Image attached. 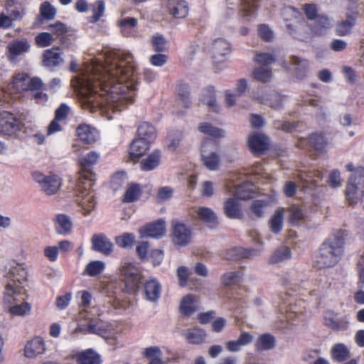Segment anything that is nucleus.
<instances>
[{"instance_id": "obj_1", "label": "nucleus", "mask_w": 364, "mask_h": 364, "mask_svg": "<svg viewBox=\"0 0 364 364\" xmlns=\"http://www.w3.org/2000/svg\"><path fill=\"white\" fill-rule=\"evenodd\" d=\"M135 66L129 53L106 54L105 64L87 79V102L92 108L121 112L134 102Z\"/></svg>"}, {"instance_id": "obj_2", "label": "nucleus", "mask_w": 364, "mask_h": 364, "mask_svg": "<svg viewBox=\"0 0 364 364\" xmlns=\"http://www.w3.org/2000/svg\"><path fill=\"white\" fill-rule=\"evenodd\" d=\"M100 154L92 151L79 159L80 170L77 180L75 190L82 195L79 203L82 210L83 215H87L95 208L96 201L91 188L95 183V173L93 166L97 163Z\"/></svg>"}, {"instance_id": "obj_3", "label": "nucleus", "mask_w": 364, "mask_h": 364, "mask_svg": "<svg viewBox=\"0 0 364 364\" xmlns=\"http://www.w3.org/2000/svg\"><path fill=\"white\" fill-rule=\"evenodd\" d=\"M345 233L338 229L322 243L318 253L315 257V264L319 269L335 266L344 252Z\"/></svg>"}, {"instance_id": "obj_4", "label": "nucleus", "mask_w": 364, "mask_h": 364, "mask_svg": "<svg viewBox=\"0 0 364 364\" xmlns=\"http://www.w3.org/2000/svg\"><path fill=\"white\" fill-rule=\"evenodd\" d=\"M198 130L203 134L212 137L205 139L201 146V158L204 166L209 170L218 168L220 162L219 144L215 140L224 136V132L212 126L210 123L203 122L198 127Z\"/></svg>"}, {"instance_id": "obj_5", "label": "nucleus", "mask_w": 364, "mask_h": 364, "mask_svg": "<svg viewBox=\"0 0 364 364\" xmlns=\"http://www.w3.org/2000/svg\"><path fill=\"white\" fill-rule=\"evenodd\" d=\"M75 332L96 334L102 337L109 346H120L119 337L122 333L121 329L116 325L98 318L90 320L85 326H79Z\"/></svg>"}, {"instance_id": "obj_6", "label": "nucleus", "mask_w": 364, "mask_h": 364, "mask_svg": "<svg viewBox=\"0 0 364 364\" xmlns=\"http://www.w3.org/2000/svg\"><path fill=\"white\" fill-rule=\"evenodd\" d=\"M25 291L21 289L14 291L10 286L5 288L3 296L4 311L12 317H25L31 314L32 305L23 297Z\"/></svg>"}, {"instance_id": "obj_7", "label": "nucleus", "mask_w": 364, "mask_h": 364, "mask_svg": "<svg viewBox=\"0 0 364 364\" xmlns=\"http://www.w3.org/2000/svg\"><path fill=\"white\" fill-rule=\"evenodd\" d=\"M281 15L285 21L289 34L294 38L304 41L301 34V32L305 30L306 27V22L303 14L294 7L286 6L282 9Z\"/></svg>"}, {"instance_id": "obj_8", "label": "nucleus", "mask_w": 364, "mask_h": 364, "mask_svg": "<svg viewBox=\"0 0 364 364\" xmlns=\"http://www.w3.org/2000/svg\"><path fill=\"white\" fill-rule=\"evenodd\" d=\"M120 277L124 280L127 287L134 290L138 287L141 279V269L139 266L133 262H122L119 268Z\"/></svg>"}, {"instance_id": "obj_9", "label": "nucleus", "mask_w": 364, "mask_h": 364, "mask_svg": "<svg viewBox=\"0 0 364 364\" xmlns=\"http://www.w3.org/2000/svg\"><path fill=\"white\" fill-rule=\"evenodd\" d=\"M328 144V139L321 132L310 134L306 138H300L296 142V146L309 151H315L321 154L326 151Z\"/></svg>"}, {"instance_id": "obj_10", "label": "nucleus", "mask_w": 364, "mask_h": 364, "mask_svg": "<svg viewBox=\"0 0 364 364\" xmlns=\"http://www.w3.org/2000/svg\"><path fill=\"white\" fill-rule=\"evenodd\" d=\"M32 176L39 183L41 190L48 196L55 194L62 186V180L56 174L45 176L39 171H34Z\"/></svg>"}, {"instance_id": "obj_11", "label": "nucleus", "mask_w": 364, "mask_h": 364, "mask_svg": "<svg viewBox=\"0 0 364 364\" xmlns=\"http://www.w3.org/2000/svg\"><path fill=\"white\" fill-rule=\"evenodd\" d=\"M7 284L6 288L9 286L14 291L21 289L25 291L24 284L26 282L27 272L25 267L20 264L11 266L6 274Z\"/></svg>"}, {"instance_id": "obj_12", "label": "nucleus", "mask_w": 364, "mask_h": 364, "mask_svg": "<svg viewBox=\"0 0 364 364\" xmlns=\"http://www.w3.org/2000/svg\"><path fill=\"white\" fill-rule=\"evenodd\" d=\"M21 120L13 113L7 111L0 112V133L6 136H12L21 129Z\"/></svg>"}, {"instance_id": "obj_13", "label": "nucleus", "mask_w": 364, "mask_h": 364, "mask_svg": "<svg viewBox=\"0 0 364 364\" xmlns=\"http://www.w3.org/2000/svg\"><path fill=\"white\" fill-rule=\"evenodd\" d=\"M358 16L359 12L357 6L348 7L346 12V19L336 23V34L339 36H345L349 34L355 25Z\"/></svg>"}, {"instance_id": "obj_14", "label": "nucleus", "mask_w": 364, "mask_h": 364, "mask_svg": "<svg viewBox=\"0 0 364 364\" xmlns=\"http://www.w3.org/2000/svg\"><path fill=\"white\" fill-rule=\"evenodd\" d=\"M46 351V344L41 336H34L28 341L23 348V355L28 359H35Z\"/></svg>"}, {"instance_id": "obj_15", "label": "nucleus", "mask_w": 364, "mask_h": 364, "mask_svg": "<svg viewBox=\"0 0 364 364\" xmlns=\"http://www.w3.org/2000/svg\"><path fill=\"white\" fill-rule=\"evenodd\" d=\"M151 142L136 136L129 148V159L133 162L138 161L150 149Z\"/></svg>"}, {"instance_id": "obj_16", "label": "nucleus", "mask_w": 364, "mask_h": 364, "mask_svg": "<svg viewBox=\"0 0 364 364\" xmlns=\"http://www.w3.org/2000/svg\"><path fill=\"white\" fill-rule=\"evenodd\" d=\"M31 45L26 38L16 39L6 46V55L10 62H16L19 55L28 52Z\"/></svg>"}, {"instance_id": "obj_17", "label": "nucleus", "mask_w": 364, "mask_h": 364, "mask_svg": "<svg viewBox=\"0 0 364 364\" xmlns=\"http://www.w3.org/2000/svg\"><path fill=\"white\" fill-rule=\"evenodd\" d=\"M248 146L255 155H260L269 149L268 138L263 134L255 133L248 137Z\"/></svg>"}, {"instance_id": "obj_18", "label": "nucleus", "mask_w": 364, "mask_h": 364, "mask_svg": "<svg viewBox=\"0 0 364 364\" xmlns=\"http://www.w3.org/2000/svg\"><path fill=\"white\" fill-rule=\"evenodd\" d=\"M59 47H53L43 51L42 55L43 65L47 68H54L60 65L63 59Z\"/></svg>"}, {"instance_id": "obj_19", "label": "nucleus", "mask_w": 364, "mask_h": 364, "mask_svg": "<svg viewBox=\"0 0 364 364\" xmlns=\"http://www.w3.org/2000/svg\"><path fill=\"white\" fill-rule=\"evenodd\" d=\"M75 132L79 139L87 144L95 143L98 138V132L96 129L87 124H79Z\"/></svg>"}, {"instance_id": "obj_20", "label": "nucleus", "mask_w": 364, "mask_h": 364, "mask_svg": "<svg viewBox=\"0 0 364 364\" xmlns=\"http://www.w3.org/2000/svg\"><path fill=\"white\" fill-rule=\"evenodd\" d=\"M162 287L156 279H150L144 286L145 299L151 302H156L161 294Z\"/></svg>"}, {"instance_id": "obj_21", "label": "nucleus", "mask_w": 364, "mask_h": 364, "mask_svg": "<svg viewBox=\"0 0 364 364\" xmlns=\"http://www.w3.org/2000/svg\"><path fill=\"white\" fill-rule=\"evenodd\" d=\"M292 258L291 249L286 245H282L276 248L268 258L269 264H279L284 263Z\"/></svg>"}, {"instance_id": "obj_22", "label": "nucleus", "mask_w": 364, "mask_h": 364, "mask_svg": "<svg viewBox=\"0 0 364 364\" xmlns=\"http://www.w3.org/2000/svg\"><path fill=\"white\" fill-rule=\"evenodd\" d=\"M225 215L230 219H240L243 216L241 204L237 198H229L224 203Z\"/></svg>"}, {"instance_id": "obj_23", "label": "nucleus", "mask_w": 364, "mask_h": 364, "mask_svg": "<svg viewBox=\"0 0 364 364\" xmlns=\"http://www.w3.org/2000/svg\"><path fill=\"white\" fill-rule=\"evenodd\" d=\"M167 7L176 18H183L188 14V6L185 0H168Z\"/></svg>"}, {"instance_id": "obj_24", "label": "nucleus", "mask_w": 364, "mask_h": 364, "mask_svg": "<svg viewBox=\"0 0 364 364\" xmlns=\"http://www.w3.org/2000/svg\"><path fill=\"white\" fill-rule=\"evenodd\" d=\"M92 247L95 251L105 255H109L112 252V244L103 235H95L92 239Z\"/></svg>"}, {"instance_id": "obj_25", "label": "nucleus", "mask_w": 364, "mask_h": 364, "mask_svg": "<svg viewBox=\"0 0 364 364\" xmlns=\"http://www.w3.org/2000/svg\"><path fill=\"white\" fill-rule=\"evenodd\" d=\"M287 211L289 213L287 220L290 225L300 226L306 223L307 215L300 207L291 205L288 208Z\"/></svg>"}, {"instance_id": "obj_26", "label": "nucleus", "mask_w": 364, "mask_h": 364, "mask_svg": "<svg viewBox=\"0 0 364 364\" xmlns=\"http://www.w3.org/2000/svg\"><path fill=\"white\" fill-rule=\"evenodd\" d=\"M136 136L153 142L157 136L155 127L149 122H141L137 126Z\"/></svg>"}, {"instance_id": "obj_27", "label": "nucleus", "mask_w": 364, "mask_h": 364, "mask_svg": "<svg viewBox=\"0 0 364 364\" xmlns=\"http://www.w3.org/2000/svg\"><path fill=\"white\" fill-rule=\"evenodd\" d=\"M161 158V151L154 150L145 159L140 162V168L144 171H149L155 169L160 164Z\"/></svg>"}, {"instance_id": "obj_28", "label": "nucleus", "mask_w": 364, "mask_h": 364, "mask_svg": "<svg viewBox=\"0 0 364 364\" xmlns=\"http://www.w3.org/2000/svg\"><path fill=\"white\" fill-rule=\"evenodd\" d=\"M78 364H101L102 360L99 354L92 349L79 352L75 356Z\"/></svg>"}, {"instance_id": "obj_29", "label": "nucleus", "mask_w": 364, "mask_h": 364, "mask_svg": "<svg viewBox=\"0 0 364 364\" xmlns=\"http://www.w3.org/2000/svg\"><path fill=\"white\" fill-rule=\"evenodd\" d=\"M260 0H242L240 9V16L245 21H250L256 14Z\"/></svg>"}, {"instance_id": "obj_30", "label": "nucleus", "mask_w": 364, "mask_h": 364, "mask_svg": "<svg viewBox=\"0 0 364 364\" xmlns=\"http://www.w3.org/2000/svg\"><path fill=\"white\" fill-rule=\"evenodd\" d=\"M261 251L260 248L245 249L242 247H235L230 250V255H227L228 259H236L240 258H252L257 256Z\"/></svg>"}, {"instance_id": "obj_31", "label": "nucleus", "mask_w": 364, "mask_h": 364, "mask_svg": "<svg viewBox=\"0 0 364 364\" xmlns=\"http://www.w3.org/2000/svg\"><path fill=\"white\" fill-rule=\"evenodd\" d=\"M173 242L178 246H183L188 244L191 240L190 229H173L171 233Z\"/></svg>"}, {"instance_id": "obj_32", "label": "nucleus", "mask_w": 364, "mask_h": 364, "mask_svg": "<svg viewBox=\"0 0 364 364\" xmlns=\"http://www.w3.org/2000/svg\"><path fill=\"white\" fill-rule=\"evenodd\" d=\"M142 194V189L139 183H130L126 190L122 201L124 203H133L138 200Z\"/></svg>"}, {"instance_id": "obj_33", "label": "nucleus", "mask_w": 364, "mask_h": 364, "mask_svg": "<svg viewBox=\"0 0 364 364\" xmlns=\"http://www.w3.org/2000/svg\"><path fill=\"white\" fill-rule=\"evenodd\" d=\"M39 12L40 14L37 17V21L39 22L42 21L53 20L56 15V9L49 1H47L41 3L39 8Z\"/></svg>"}, {"instance_id": "obj_34", "label": "nucleus", "mask_w": 364, "mask_h": 364, "mask_svg": "<svg viewBox=\"0 0 364 364\" xmlns=\"http://www.w3.org/2000/svg\"><path fill=\"white\" fill-rule=\"evenodd\" d=\"M197 307V299L191 294L186 295L181 301L180 310L184 315L188 316L193 314L196 310Z\"/></svg>"}, {"instance_id": "obj_35", "label": "nucleus", "mask_w": 364, "mask_h": 364, "mask_svg": "<svg viewBox=\"0 0 364 364\" xmlns=\"http://www.w3.org/2000/svg\"><path fill=\"white\" fill-rule=\"evenodd\" d=\"M105 269V263L103 261L95 260L89 262L85 267L82 274L89 277H97L102 274Z\"/></svg>"}, {"instance_id": "obj_36", "label": "nucleus", "mask_w": 364, "mask_h": 364, "mask_svg": "<svg viewBox=\"0 0 364 364\" xmlns=\"http://www.w3.org/2000/svg\"><path fill=\"white\" fill-rule=\"evenodd\" d=\"M275 346L274 337L269 333L259 336L255 342V348L258 350H270Z\"/></svg>"}, {"instance_id": "obj_37", "label": "nucleus", "mask_w": 364, "mask_h": 364, "mask_svg": "<svg viewBox=\"0 0 364 364\" xmlns=\"http://www.w3.org/2000/svg\"><path fill=\"white\" fill-rule=\"evenodd\" d=\"M105 10V2L103 0H97L91 5L92 15L88 17V21L91 23H95L100 21L104 15Z\"/></svg>"}, {"instance_id": "obj_38", "label": "nucleus", "mask_w": 364, "mask_h": 364, "mask_svg": "<svg viewBox=\"0 0 364 364\" xmlns=\"http://www.w3.org/2000/svg\"><path fill=\"white\" fill-rule=\"evenodd\" d=\"M350 355L348 348L343 343H337L331 349L332 358L338 362L348 358Z\"/></svg>"}, {"instance_id": "obj_39", "label": "nucleus", "mask_w": 364, "mask_h": 364, "mask_svg": "<svg viewBox=\"0 0 364 364\" xmlns=\"http://www.w3.org/2000/svg\"><path fill=\"white\" fill-rule=\"evenodd\" d=\"M152 50L156 53H163L167 50V41L163 35L156 33L151 38Z\"/></svg>"}, {"instance_id": "obj_40", "label": "nucleus", "mask_w": 364, "mask_h": 364, "mask_svg": "<svg viewBox=\"0 0 364 364\" xmlns=\"http://www.w3.org/2000/svg\"><path fill=\"white\" fill-rule=\"evenodd\" d=\"M198 218L205 223H216L217 216L214 211L208 207H199L196 211Z\"/></svg>"}, {"instance_id": "obj_41", "label": "nucleus", "mask_w": 364, "mask_h": 364, "mask_svg": "<svg viewBox=\"0 0 364 364\" xmlns=\"http://www.w3.org/2000/svg\"><path fill=\"white\" fill-rule=\"evenodd\" d=\"M205 332L200 328H193L186 333V338L188 341L193 344L203 343L205 338Z\"/></svg>"}, {"instance_id": "obj_42", "label": "nucleus", "mask_w": 364, "mask_h": 364, "mask_svg": "<svg viewBox=\"0 0 364 364\" xmlns=\"http://www.w3.org/2000/svg\"><path fill=\"white\" fill-rule=\"evenodd\" d=\"M137 19L134 17H127L122 18L118 21V26L121 28V31L124 36H129L130 31L129 29L134 28L137 26Z\"/></svg>"}, {"instance_id": "obj_43", "label": "nucleus", "mask_w": 364, "mask_h": 364, "mask_svg": "<svg viewBox=\"0 0 364 364\" xmlns=\"http://www.w3.org/2000/svg\"><path fill=\"white\" fill-rule=\"evenodd\" d=\"M285 97V95H282L279 93L274 92L269 95L266 102H262L268 105L274 109H280L283 107V101Z\"/></svg>"}, {"instance_id": "obj_44", "label": "nucleus", "mask_w": 364, "mask_h": 364, "mask_svg": "<svg viewBox=\"0 0 364 364\" xmlns=\"http://www.w3.org/2000/svg\"><path fill=\"white\" fill-rule=\"evenodd\" d=\"M134 242L135 237L131 233H124L115 237V243L117 245L124 249L132 248Z\"/></svg>"}, {"instance_id": "obj_45", "label": "nucleus", "mask_w": 364, "mask_h": 364, "mask_svg": "<svg viewBox=\"0 0 364 364\" xmlns=\"http://www.w3.org/2000/svg\"><path fill=\"white\" fill-rule=\"evenodd\" d=\"M253 77L262 82H269L272 77V70L267 67H259L254 69Z\"/></svg>"}, {"instance_id": "obj_46", "label": "nucleus", "mask_w": 364, "mask_h": 364, "mask_svg": "<svg viewBox=\"0 0 364 364\" xmlns=\"http://www.w3.org/2000/svg\"><path fill=\"white\" fill-rule=\"evenodd\" d=\"M201 101L212 108L214 112H218L216 99L215 95V89L213 87H208L205 90V94L203 96Z\"/></svg>"}, {"instance_id": "obj_47", "label": "nucleus", "mask_w": 364, "mask_h": 364, "mask_svg": "<svg viewBox=\"0 0 364 364\" xmlns=\"http://www.w3.org/2000/svg\"><path fill=\"white\" fill-rule=\"evenodd\" d=\"M358 188L355 183L348 181L345 191L346 200L350 205L358 203Z\"/></svg>"}, {"instance_id": "obj_48", "label": "nucleus", "mask_w": 364, "mask_h": 364, "mask_svg": "<svg viewBox=\"0 0 364 364\" xmlns=\"http://www.w3.org/2000/svg\"><path fill=\"white\" fill-rule=\"evenodd\" d=\"M34 40L35 44L39 48L48 47L50 46L54 41L53 35L48 32L39 33L35 37Z\"/></svg>"}, {"instance_id": "obj_49", "label": "nucleus", "mask_w": 364, "mask_h": 364, "mask_svg": "<svg viewBox=\"0 0 364 364\" xmlns=\"http://www.w3.org/2000/svg\"><path fill=\"white\" fill-rule=\"evenodd\" d=\"M213 49L215 55H225L230 51V46L228 41L219 38L214 41Z\"/></svg>"}, {"instance_id": "obj_50", "label": "nucleus", "mask_w": 364, "mask_h": 364, "mask_svg": "<svg viewBox=\"0 0 364 364\" xmlns=\"http://www.w3.org/2000/svg\"><path fill=\"white\" fill-rule=\"evenodd\" d=\"M177 90L180 100L182 101L184 107L188 108L191 105V101L188 84L181 82L178 85Z\"/></svg>"}, {"instance_id": "obj_51", "label": "nucleus", "mask_w": 364, "mask_h": 364, "mask_svg": "<svg viewBox=\"0 0 364 364\" xmlns=\"http://www.w3.org/2000/svg\"><path fill=\"white\" fill-rule=\"evenodd\" d=\"M243 274L241 272H230L225 273L222 277V281L224 285L231 286L240 281Z\"/></svg>"}, {"instance_id": "obj_52", "label": "nucleus", "mask_w": 364, "mask_h": 364, "mask_svg": "<svg viewBox=\"0 0 364 364\" xmlns=\"http://www.w3.org/2000/svg\"><path fill=\"white\" fill-rule=\"evenodd\" d=\"M284 208H277L271 217L269 224L270 228H282L284 223Z\"/></svg>"}, {"instance_id": "obj_53", "label": "nucleus", "mask_w": 364, "mask_h": 364, "mask_svg": "<svg viewBox=\"0 0 364 364\" xmlns=\"http://www.w3.org/2000/svg\"><path fill=\"white\" fill-rule=\"evenodd\" d=\"M48 30L51 31V34L56 36L59 38H63L64 36L68 32L65 24L60 21H57L53 24L48 26Z\"/></svg>"}, {"instance_id": "obj_54", "label": "nucleus", "mask_w": 364, "mask_h": 364, "mask_svg": "<svg viewBox=\"0 0 364 364\" xmlns=\"http://www.w3.org/2000/svg\"><path fill=\"white\" fill-rule=\"evenodd\" d=\"M316 25L312 28V31L318 35H321L326 29L329 28L330 21L328 17L323 16H318Z\"/></svg>"}, {"instance_id": "obj_55", "label": "nucleus", "mask_w": 364, "mask_h": 364, "mask_svg": "<svg viewBox=\"0 0 364 364\" xmlns=\"http://www.w3.org/2000/svg\"><path fill=\"white\" fill-rule=\"evenodd\" d=\"M254 60L257 64L263 65L262 67H267L269 65L273 63L276 58L274 55L267 53H256Z\"/></svg>"}, {"instance_id": "obj_56", "label": "nucleus", "mask_w": 364, "mask_h": 364, "mask_svg": "<svg viewBox=\"0 0 364 364\" xmlns=\"http://www.w3.org/2000/svg\"><path fill=\"white\" fill-rule=\"evenodd\" d=\"M274 127L277 129L284 131L287 133H290L298 127V122L276 120L274 122Z\"/></svg>"}, {"instance_id": "obj_57", "label": "nucleus", "mask_w": 364, "mask_h": 364, "mask_svg": "<svg viewBox=\"0 0 364 364\" xmlns=\"http://www.w3.org/2000/svg\"><path fill=\"white\" fill-rule=\"evenodd\" d=\"M70 111L71 109L68 105L65 103H62L55 109L54 118H55L56 120L65 122L69 116Z\"/></svg>"}, {"instance_id": "obj_58", "label": "nucleus", "mask_w": 364, "mask_h": 364, "mask_svg": "<svg viewBox=\"0 0 364 364\" xmlns=\"http://www.w3.org/2000/svg\"><path fill=\"white\" fill-rule=\"evenodd\" d=\"M173 194V189L170 186H164L158 189L156 200L161 203L171 199Z\"/></svg>"}, {"instance_id": "obj_59", "label": "nucleus", "mask_w": 364, "mask_h": 364, "mask_svg": "<svg viewBox=\"0 0 364 364\" xmlns=\"http://www.w3.org/2000/svg\"><path fill=\"white\" fill-rule=\"evenodd\" d=\"M267 205V203L262 200H254L250 206V210L257 218H261L264 215V208Z\"/></svg>"}, {"instance_id": "obj_60", "label": "nucleus", "mask_w": 364, "mask_h": 364, "mask_svg": "<svg viewBox=\"0 0 364 364\" xmlns=\"http://www.w3.org/2000/svg\"><path fill=\"white\" fill-rule=\"evenodd\" d=\"M259 36L264 41H272L274 38V34L270 28L266 24H260L258 26Z\"/></svg>"}, {"instance_id": "obj_61", "label": "nucleus", "mask_w": 364, "mask_h": 364, "mask_svg": "<svg viewBox=\"0 0 364 364\" xmlns=\"http://www.w3.org/2000/svg\"><path fill=\"white\" fill-rule=\"evenodd\" d=\"M168 59V56L161 53H156L150 56L149 63L156 67H161L164 65Z\"/></svg>"}, {"instance_id": "obj_62", "label": "nucleus", "mask_w": 364, "mask_h": 364, "mask_svg": "<svg viewBox=\"0 0 364 364\" xmlns=\"http://www.w3.org/2000/svg\"><path fill=\"white\" fill-rule=\"evenodd\" d=\"M305 15L309 20L316 19L318 16L317 6L314 4H306L303 6Z\"/></svg>"}, {"instance_id": "obj_63", "label": "nucleus", "mask_w": 364, "mask_h": 364, "mask_svg": "<svg viewBox=\"0 0 364 364\" xmlns=\"http://www.w3.org/2000/svg\"><path fill=\"white\" fill-rule=\"evenodd\" d=\"M328 183L332 188H337L341 186L340 172L338 170H333L329 175Z\"/></svg>"}, {"instance_id": "obj_64", "label": "nucleus", "mask_w": 364, "mask_h": 364, "mask_svg": "<svg viewBox=\"0 0 364 364\" xmlns=\"http://www.w3.org/2000/svg\"><path fill=\"white\" fill-rule=\"evenodd\" d=\"M264 168L262 163L257 162L247 171L245 174L255 176V178L258 179L259 176H262Z\"/></svg>"}]
</instances>
